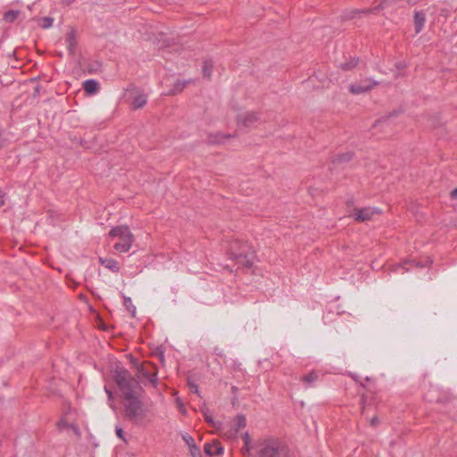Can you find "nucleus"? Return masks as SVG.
<instances>
[{"label":"nucleus","instance_id":"1","mask_svg":"<svg viewBox=\"0 0 457 457\" xmlns=\"http://www.w3.org/2000/svg\"><path fill=\"white\" fill-rule=\"evenodd\" d=\"M113 379L124 401L123 407L126 419L134 425H142L147 411L139 398L140 393L143 391L139 382L124 368L114 370Z\"/></svg>","mask_w":457,"mask_h":457},{"label":"nucleus","instance_id":"2","mask_svg":"<svg viewBox=\"0 0 457 457\" xmlns=\"http://www.w3.org/2000/svg\"><path fill=\"white\" fill-rule=\"evenodd\" d=\"M290 448L281 438L268 436L257 442L256 457H290Z\"/></svg>","mask_w":457,"mask_h":457},{"label":"nucleus","instance_id":"3","mask_svg":"<svg viewBox=\"0 0 457 457\" xmlns=\"http://www.w3.org/2000/svg\"><path fill=\"white\" fill-rule=\"evenodd\" d=\"M227 253L230 260H234L238 265L251 268L253 265L255 253L253 248L240 239H233L228 242Z\"/></svg>","mask_w":457,"mask_h":457},{"label":"nucleus","instance_id":"4","mask_svg":"<svg viewBox=\"0 0 457 457\" xmlns=\"http://www.w3.org/2000/svg\"><path fill=\"white\" fill-rule=\"evenodd\" d=\"M109 237L112 238H119V241L114 244L113 247L120 253L129 252L134 240V236L128 226H117L112 228L109 232Z\"/></svg>","mask_w":457,"mask_h":457},{"label":"nucleus","instance_id":"5","mask_svg":"<svg viewBox=\"0 0 457 457\" xmlns=\"http://www.w3.org/2000/svg\"><path fill=\"white\" fill-rule=\"evenodd\" d=\"M381 213L380 209L376 207L355 208L351 214L355 221L364 222L372 220L374 216Z\"/></svg>","mask_w":457,"mask_h":457},{"label":"nucleus","instance_id":"6","mask_svg":"<svg viewBox=\"0 0 457 457\" xmlns=\"http://www.w3.org/2000/svg\"><path fill=\"white\" fill-rule=\"evenodd\" d=\"M377 85H378V81L371 79H365L359 82L351 84L349 90L352 94L359 95L371 90Z\"/></svg>","mask_w":457,"mask_h":457},{"label":"nucleus","instance_id":"7","mask_svg":"<svg viewBox=\"0 0 457 457\" xmlns=\"http://www.w3.org/2000/svg\"><path fill=\"white\" fill-rule=\"evenodd\" d=\"M258 120V114L253 112H244L237 116V121L246 128H250L254 125Z\"/></svg>","mask_w":457,"mask_h":457},{"label":"nucleus","instance_id":"8","mask_svg":"<svg viewBox=\"0 0 457 457\" xmlns=\"http://www.w3.org/2000/svg\"><path fill=\"white\" fill-rule=\"evenodd\" d=\"M204 452L209 456H216L223 453V448L220 442L213 441L204 445Z\"/></svg>","mask_w":457,"mask_h":457},{"label":"nucleus","instance_id":"9","mask_svg":"<svg viewBox=\"0 0 457 457\" xmlns=\"http://www.w3.org/2000/svg\"><path fill=\"white\" fill-rule=\"evenodd\" d=\"M380 8H381V5L379 4L373 9H370V8L353 9V10L345 12L343 17L345 20H352V19H354L360 13L369 14V13H371Z\"/></svg>","mask_w":457,"mask_h":457},{"label":"nucleus","instance_id":"10","mask_svg":"<svg viewBox=\"0 0 457 457\" xmlns=\"http://www.w3.org/2000/svg\"><path fill=\"white\" fill-rule=\"evenodd\" d=\"M77 39L74 29H71L66 37V47L70 54H74L77 48Z\"/></svg>","mask_w":457,"mask_h":457},{"label":"nucleus","instance_id":"11","mask_svg":"<svg viewBox=\"0 0 457 457\" xmlns=\"http://www.w3.org/2000/svg\"><path fill=\"white\" fill-rule=\"evenodd\" d=\"M426 14L422 11H416L414 12V27L416 33H420L425 25Z\"/></svg>","mask_w":457,"mask_h":457},{"label":"nucleus","instance_id":"12","mask_svg":"<svg viewBox=\"0 0 457 457\" xmlns=\"http://www.w3.org/2000/svg\"><path fill=\"white\" fill-rule=\"evenodd\" d=\"M99 262L104 266L106 269L110 270L114 273H118L120 271L119 263L116 260L112 258H99Z\"/></svg>","mask_w":457,"mask_h":457},{"label":"nucleus","instance_id":"13","mask_svg":"<svg viewBox=\"0 0 457 457\" xmlns=\"http://www.w3.org/2000/svg\"><path fill=\"white\" fill-rule=\"evenodd\" d=\"M246 426V419L243 414H237L232 422V429L236 435L240 429Z\"/></svg>","mask_w":457,"mask_h":457},{"label":"nucleus","instance_id":"14","mask_svg":"<svg viewBox=\"0 0 457 457\" xmlns=\"http://www.w3.org/2000/svg\"><path fill=\"white\" fill-rule=\"evenodd\" d=\"M201 412H202V414H203V416L204 418V420L208 424H210L212 428H214L216 429L220 428L221 423L214 421V420L212 419V415L209 413V409L205 405L201 407Z\"/></svg>","mask_w":457,"mask_h":457},{"label":"nucleus","instance_id":"15","mask_svg":"<svg viewBox=\"0 0 457 457\" xmlns=\"http://www.w3.org/2000/svg\"><path fill=\"white\" fill-rule=\"evenodd\" d=\"M98 82L95 79H87L83 83V88L87 94H94L98 89Z\"/></svg>","mask_w":457,"mask_h":457},{"label":"nucleus","instance_id":"16","mask_svg":"<svg viewBox=\"0 0 457 457\" xmlns=\"http://www.w3.org/2000/svg\"><path fill=\"white\" fill-rule=\"evenodd\" d=\"M318 378L319 373L315 370H312L307 375L303 376L301 381H303L306 386H311Z\"/></svg>","mask_w":457,"mask_h":457},{"label":"nucleus","instance_id":"17","mask_svg":"<svg viewBox=\"0 0 457 457\" xmlns=\"http://www.w3.org/2000/svg\"><path fill=\"white\" fill-rule=\"evenodd\" d=\"M146 103H147L146 95L139 94L133 98L132 104L135 109H139V108L144 107L146 104Z\"/></svg>","mask_w":457,"mask_h":457},{"label":"nucleus","instance_id":"18","mask_svg":"<svg viewBox=\"0 0 457 457\" xmlns=\"http://www.w3.org/2000/svg\"><path fill=\"white\" fill-rule=\"evenodd\" d=\"M213 69V62L211 59H205L203 62V75L206 78H211Z\"/></svg>","mask_w":457,"mask_h":457},{"label":"nucleus","instance_id":"19","mask_svg":"<svg viewBox=\"0 0 457 457\" xmlns=\"http://www.w3.org/2000/svg\"><path fill=\"white\" fill-rule=\"evenodd\" d=\"M353 154L351 152H346L343 154H337L333 159L334 163H341V162H348L352 160Z\"/></svg>","mask_w":457,"mask_h":457},{"label":"nucleus","instance_id":"20","mask_svg":"<svg viewBox=\"0 0 457 457\" xmlns=\"http://www.w3.org/2000/svg\"><path fill=\"white\" fill-rule=\"evenodd\" d=\"M20 13V11L9 10L4 13L3 20L5 22L12 23L18 18Z\"/></svg>","mask_w":457,"mask_h":457},{"label":"nucleus","instance_id":"21","mask_svg":"<svg viewBox=\"0 0 457 457\" xmlns=\"http://www.w3.org/2000/svg\"><path fill=\"white\" fill-rule=\"evenodd\" d=\"M123 304L125 308L128 310V312L131 314V316L135 317L137 309L136 306L133 304L131 298L129 296H124Z\"/></svg>","mask_w":457,"mask_h":457},{"label":"nucleus","instance_id":"22","mask_svg":"<svg viewBox=\"0 0 457 457\" xmlns=\"http://www.w3.org/2000/svg\"><path fill=\"white\" fill-rule=\"evenodd\" d=\"M359 63V58L353 57L350 61L340 64V68L344 71H351L355 68Z\"/></svg>","mask_w":457,"mask_h":457},{"label":"nucleus","instance_id":"23","mask_svg":"<svg viewBox=\"0 0 457 457\" xmlns=\"http://www.w3.org/2000/svg\"><path fill=\"white\" fill-rule=\"evenodd\" d=\"M189 80H178L175 84H174V87L173 88L171 89V93L172 94H177L179 92H181L186 87L187 85L189 84Z\"/></svg>","mask_w":457,"mask_h":457},{"label":"nucleus","instance_id":"24","mask_svg":"<svg viewBox=\"0 0 457 457\" xmlns=\"http://www.w3.org/2000/svg\"><path fill=\"white\" fill-rule=\"evenodd\" d=\"M433 391H436V389H433L432 391L426 394L425 397L429 402H436V403H445L448 398L445 396V398L442 397H435L432 393Z\"/></svg>","mask_w":457,"mask_h":457},{"label":"nucleus","instance_id":"25","mask_svg":"<svg viewBox=\"0 0 457 457\" xmlns=\"http://www.w3.org/2000/svg\"><path fill=\"white\" fill-rule=\"evenodd\" d=\"M394 115L395 114H391L389 116L378 120L374 126L389 127L391 125V119Z\"/></svg>","mask_w":457,"mask_h":457},{"label":"nucleus","instance_id":"26","mask_svg":"<svg viewBox=\"0 0 457 457\" xmlns=\"http://www.w3.org/2000/svg\"><path fill=\"white\" fill-rule=\"evenodd\" d=\"M230 137V135H222V134H217L215 136H210L209 137V142L212 144H220L222 142L223 138Z\"/></svg>","mask_w":457,"mask_h":457},{"label":"nucleus","instance_id":"27","mask_svg":"<svg viewBox=\"0 0 457 457\" xmlns=\"http://www.w3.org/2000/svg\"><path fill=\"white\" fill-rule=\"evenodd\" d=\"M104 391L107 395V397H108V403H109V405L114 409V405H113V402H114V395H113V393L111 389L108 388V386H104Z\"/></svg>","mask_w":457,"mask_h":457},{"label":"nucleus","instance_id":"28","mask_svg":"<svg viewBox=\"0 0 457 457\" xmlns=\"http://www.w3.org/2000/svg\"><path fill=\"white\" fill-rule=\"evenodd\" d=\"M187 386L189 387L190 392L199 395L198 386L196 385V383L195 381H193L192 379L188 378L187 379Z\"/></svg>","mask_w":457,"mask_h":457},{"label":"nucleus","instance_id":"29","mask_svg":"<svg viewBox=\"0 0 457 457\" xmlns=\"http://www.w3.org/2000/svg\"><path fill=\"white\" fill-rule=\"evenodd\" d=\"M183 440L188 445V448H191L195 445V439L188 434H185L182 436Z\"/></svg>","mask_w":457,"mask_h":457},{"label":"nucleus","instance_id":"30","mask_svg":"<svg viewBox=\"0 0 457 457\" xmlns=\"http://www.w3.org/2000/svg\"><path fill=\"white\" fill-rule=\"evenodd\" d=\"M189 451L192 457H203L200 449L196 445L189 448Z\"/></svg>","mask_w":457,"mask_h":457},{"label":"nucleus","instance_id":"31","mask_svg":"<svg viewBox=\"0 0 457 457\" xmlns=\"http://www.w3.org/2000/svg\"><path fill=\"white\" fill-rule=\"evenodd\" d=\"M53 25V19L50 17H45L43 19L42 28L48 29Z\"/></svg>","mask_w":457,"mask_h":457},{"label":"nucleus","instance_id":"32","mask_svg":"<svg viewBox=\"0 0 457 457\" xmlns=\"http://www.w3.org/2000/svg\"><path fill=\"white\" fill-rule=\"evenodd\" d=\"M243 440H244L245 447L246 451H249V445L251 443V437H250L248 432H245L244 434Z\"/></svg>","mask_w":457,"mask_h":457},{"label":"nucleus","instance_id":"33","mask_svg":"<svg viewBox=\"0 0 457 457\" xmlns=\"http://www.w3.org/2000/svg\"><path fill=\"white\" fill-rule=\"evenodd\" d=\"M115 432H116V435L117 436L121 439L122 441H126V438H125V436H124V431L120 427H116L115 428Z\"/></svg>","mask_w":457,"mask_h":457},{"label":"nucleus","instance_id":"34","mask_svg":"<svg viewBox=\"0 0 457 457\" xmlns=\"http://www.w3.org/2000/svg\"><path fill=\"white\" fill-rule=\"evenodd\" d=\"M149 382L154 386H157V375L156 373H153L148 378Z\"/></svg>","mask_w":457,"mask_h":457},{"label":"nucleus","instance_id":"35","mask_svg":"<svg viewBox=\"0 0 457 457\" xmlns=\"http://www.w3.org/2000/svg\"><path fill=\"white\" fill-rule=\"evenodd\" d=\"M140 372H141L142 376L146 378H148L152 375V373L150 371L146 370L144 367H141Z\"/></svg>","mask_w":457,"mask_h":457},{"label":"nucleus","instance_id":"36","mask_svg":"<svg viewBox=\"0 0 457 457\" xmlns=\"http://www.w3.org/2000/svg\"><path fill=\"white\" fill-rule=\"evenodd\" d=\"M370 426L372 427H376L378 424V419L377 416L373 417L370 420Z\"/></svg>","mask_w":457,"mask_h":457},{"label":"nucleus","instance_id":"37","mask_svg":"<svg viewBox=\"0 0 457 457\" xmlns=\"http://www.w3.org/2000/svg\"><path fill=\"white\" fill-rule=\"evenodd\" d=\"M4 205V193L0 189V208Z\"/></svg>","mask_w":457,"mask_h":457},{"label":"nucleus","instance_id":"38","mask_svg":"<svg viewBox=\"0 0 457 457\" xmlns=\"http://www.w3.org/2000/svg\"><path fill=\"white\" fill-rule=\"evenodd\" d=\"M450 195L453 199H457V187L452 190Z\"/></svg>","mask_w":457,"mask_h":457},{"label":"nucleus","instance_id":"39","mask_svg":"<svg viewBox=\"0 0 457 457\" xmlns=\"http://www.w3.org/2000/svg\"><path fill=\"white\" fill-rule=\"evenodd\" d=\"M364 401H365V396H362L361 397V404H364ZM364 410H365V407L364 405H362L361 407V412L364 413Z\"/></svg>","mask_w":457,"mask_h":457},{"label":"nucleus","instance_id":"40","mask_svg":"<svg viewBox=\"0 0 457 457\" xmlns=\"http://www.w3.org/2000/svg\"><path fill=\"white\" fill-rule=\"evenodd\" d=\"M350 376H351V378H352L353 380H355L356 382H358V378H359V377H358L357 375H355V374H350Z\"/></svg>","mask_w":457,"mask_h":457},{"label":"nucleus","instance_id":"41","mask_svg":"<svg viewBox=\"0 0 457 457\" xmlns=\"http://www.w3.org/2000/svg\"><path fill=\"white\" fill-rule=\"evenodd\" d=\"M62 1H63V3H65L66 4L69 5V4H72L75 0H62Z\"/></svg>","mask_w":457,"mask_h":457},{"label":"nucleus","instance_id":"42","mask_svg":"<svg viewBox=\"0 0 457 457\" xmlns=\"http://www.w3.org/2000/svg\"><path fill=\"white\" fill-rule=\"evenodd\" d=\"M214 352H215L217 354H220V353H220V350H218L217 348H216V349H214Z\"/></svg>","mask_w":457,"mask_h":457},{"label":"nucleus","instance_id":"43","mask_svg":"<svg viewBox=\"0 0 457 457\" xmlns=\"http://www.w3.org/2000/svg\"><path fill=\"white\" fill-rule=\"evenodd\" d=\"M214 352H215L217 354H220V353H220V350H218L217 348H216V349H214Z\"/></svg>","mask_w":457,"mask_h":457}]
</instances>
